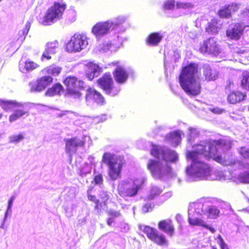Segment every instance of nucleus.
<instances>
[{"label":"nucleus","mask_w":249,"mask_h":249,"mask_svg":"<svg viewBox=\"0 0 249 249\" xmlns=\"http://www.w3.org/2000/svg\"><path fill=\"white\" fill-rule=\"evenodd\" d=\"M198 51L202 54L208 53L214 56L217 55L221 52L217 41L213 37H210L201 42Z\"/></svg>","instance_id":"nucleus-10"},{"label":"nucleus","mask_w":249,"mask_h":249,"mask_svg":"<svg viewBox=\"0 0 249 249\" xmlns=\"http://www.w3.org/2000/svg\"><path fill=\"white\" fill-rule=\"evenodd\" d=\"M141 188L139 185L127 181H121L117 186V193L121 197H133L136 196Z\"/></svg>","instance_id":"nucleus-9"},{"label":"nucleus","mask_w":249,"mask_h":249,"mask_svg":"<svg viewBox=\"0 0 249 249\" xmlns=\"http://www.w3.org/2000/svg\"><path fill=\"white\" fill-rule=\"evenodd\" d=\"M203 227H204L208 230H209L212 233H214L215 232V229L212 227L209 226L208 225L205 223L204 226H203Z\"/></svg>","instance_id":"nucleus-49"},{"label":"nucleus","mask_w":249,"mask_h":249,"mask_svg":"<svg viewBox=\"0 0 249 249\" xmlns=\"http://www.w3.org/2000/svg\"><path fill=\"white\" fill-rule=\"evenodd\" d=\"M149 208H151V205L148 204H146L143 205L142 207V209L145 212H148Z\"/></svg>","instance_id":"nucleus-50"},{"label":"nucleus","mask_w":249,"mask_h":249,"mask_svg":"<svg viewBox=\"0 0 249 249\" xmlns=\"http://www.w3.org/2000/svg\"><path fill=\"white\" fill-rule=\"evenodd\" d=\"M202 73L204 80L208 82L215 81L219 77L218 71L216 70L212 69L209 66L203 67Z\"/></svg>","instance_id":"nucleus-24"},{"label":"nucleus","mask_w":249,"mask_h":249,"mask_svg":"<svg viewBox=\"0 0 249 249\" xmlns=\"http://www.w3.org/2000/svg\"><path fill=\"white\" fill-rule=\"evenodd\" d=\"M168 160L171 162L176 161L178 160V156L176 152L174 151H169L167 153Z\"/></svg>","instance_id":"nucleus-42"},{"label":"nucleus","mask_w":249,"mask_h":249,"mask_svg":"<svg viewBox=\"0 0 249 249\" xmlns=\"http://www.w3.org/2000/svg\"><path fill=\"white\" fill-rule=\"evenodd\" d=\"M58 0L47 10L42 21L43 24H51L62 18L67 5L62 0Z\"/></svg>","instance_id":"nucleus-5"},{"label":"nucleus","mask_w":249,"mask_h":249,"mask_svg":"<svg viewBox=\"0 0 249 249\" xmlns=\"http://www.w3.org/2000/svg\"><path fill=\"white\" fill-rule=\"evenodd\" d=\"M163 37V35L159 32H152L146 37L145 44L150 46H158L162 40Z\"/></svg>","instance_id":"nucleus-23"},{"label":"nucleus","mask_w":249,"mask_h":249,"mask_svg":"<svg viewBox=\"0 0 249 249\" xmlns=\"http://www.w3.org/2000/svg\"><path fill=\"white\" fill-rule=\"evenodd\" d=\"M86 67V74L88 78L91 81L97 76L101 71V68L98 64L93 62H89L85 65Z\"/></svg>","instance_id":"nucleus-21"},{"label":"nucleus","mask_w":249,"mask_h":249,"mask_svg":"<svg viewBox=\"0 0 249 249\" xmlns=\"http://www.w3.org/2000/svg\"><path fill=\"white\" fill-rule=\"evenodd\" d=\"M31 24V22L28 21L26 23L24 27L21 30L18 32V39L20 40L21 41H22L25 39L26 36L27 35L30 29Z\"/></svg>","instance_id":"nucleus-33"},{"label":"nucleus","mask_w":249,"mask_h":249,"mask_svg":"<svg viewBox=\"0 0 249 249\" xmlns=\"http://www.w3.org/2000/svg\"><path fill=\"white\" fill-rule=\"evenodd\" d=\"M234 87V84L233 82L231 80H228L227 81L226 85L225 87V90H230L231 89H232Z\"/></svg>","instance_id":"nucleus-45"},{"label":"nucleus","mask_w":249,"mask_h":249,"mask_svg":"<svg viewBox=\"0 0 249 249\" xmlns=\"http://www.w3.org/2000/svg\"><path fill=\"white\" fill-rule=\"evenodd\" d=\"M239 180L244 183H249V171H245L239 176Z\"/></svg>","instance_id":"nucleus-39"},{"label":"nucleus","mask_w":249,"mask_h":249,"mask_svg":"<svg viewBox=\"0 0 249 249\" xmlns=\"http://www.w3.org/2000/svg\"><path fill=\"white\" fill-rule=\"evenodd\" d=\"M218 21L215 18H213L208 22L205 30L209 34H216L218 33Z\"/></svg>","instance_id":"nucleus-31"},{"label":"nucleus","mask_w":249,"mask_h":249,"mask_svg":"<svg viewBox=\"0 0 249 249\" xmlns=\"http://www.w3.org/2000/svg\"><path fill=\"white\" fill-rule=\"evenodd\" d=\"M175 7L174 0H167L163 4V8L165 10H173Z\"/></svg>","instance_id":"nucleus-40"},{"label":"nucleus","mask_w":249,"mask_h":249,"mask_svg":"<svg viewBox=\"0 0 249 249\" xmlns=\"http://www.w3.org/2000/svg\"><path fill=\"white\" fill-rule=\"evenodd\" d=\"M2 114L1 113H0V119L2 118Z\"/></svg>","instance_id":"nucleus-53"},{"label":"nucleus","mask_w":249,"mask_h":249,"mask_svg":"<svg viewBox=\"0 0 249 249\" xmlns=\"http://www.w3.org/2000/svg\"><path fill=\"white\" fill-rule=\"evenodd\" d=\"M97 83L107 94L115 96L120 91V89L115 86L113 78L109 73H104L97 80Z\"/></svg>","instance_id":"nucleus-7"},{"label":"nucleus","mask_w":249,"mask_h":249,"mask_svg":"<svg viewBox=\"0 0 249 249\" xmlns=\"http://www.w3.org/2000/svg\"><path fill=\"white\" fill-rule=\"evenodd\" d=\"M63 90V87L60 83H55L51 88L48 89L45 92V95L48 96H53L60 94Z\"/></svg>","instance_id":"nucleus-30"},{"label":"nucleus","mask_w":249,"mask_h":249,"mask_svg":"<svg viewBox=\"0 0 249 249\" xmlns=\"http://www.w3.org/2000/svg\"><path fill=\"white\" fill-rule=\"evenodd\" d=\"M240 86L245 90L249 91V71H244L240 78Z\"/></svg>","instance_id":"nucleus-32"},{"label":"nucleus","mask_w":249,"mask_h":249,"mask_svg":"<svg viewBox=\"0 0 249 249\" xmlns=\"http://www.w3.org/2000/svg\"><path fill=\"white\" fill-rule=\"evenodd\" d=\"M65 141L66 142L65 150L67 153L72 151L75 152L77 147H83L85 144L84 141L77 140L76 137L65 139Z\"/></svg>","instance_id":"nucleus-22"},{"label":"nucleus","mask_w":249,"mask_h":249,"mask_svg":"<svg viewBox=\"0 0 249 249\" xmlns=\"http://www.w3.org/2000/svg\"><path fill=\"white\" fill-rule=\"evenodd\" d=\"M245 26L240 22L234 23L226 31V36L231 40H239L244 33Z\"/></svg>","instance_id":"nucleus-14"},{"label":"nucleus","mask_w":249,"mask_h":249,"mask_svg":"<svg viewBox=\"0 0 249 249\" xmlns=\"http://www.w3.org/2000/svg\"><path fill=\"white\" fill-rule=\"evenodd\" d=\"M53 81V77L50 75H45L41 77L36 81L37 83L36 89L37 91H41L44 89L48 86Z\"/></svg>","instance_id":"nucleus-25"},{"label":"nucleus","mask_w":249,"mask_h":249,"mask_svg":"<svg viewBox=\"0 0 249 249\" xmlns=\"http://www.w3.org/2000/svg\"><path fill=\"white\" fill-rule=\"evenodd\" d=\"M94 189L93 186L89 187L87 191V197L89 201L95 204L94 209L98 213L101 212L104 207H107L109 196L106 191L102 190L99 195V199H97L95 195L92 194Z\"/></svg>","instance_id":"nucleus-6"},{"label":"nucleus","mask_w":249,"mask_h":249,"mask_svg":"<svg viewBox=\"0 0 249 249\" xmlns=\"http://www.w3.org/2000/svg\"><path fill=\"white\" fill-rule=\"evenodd\" d=\"M188 222L190 225L193 226H197L203 227L205 223L202 219L198 217H189Z\"/></svg>","instance_id":"nucleus-36"},{"label":"nucleus","mask_w":249,"mask_h":249,"mask_svg":"<svg viewBox=\"0 0 249 249\" xmlns=\"http://www.w3.org/2000/svg\"><path fill=\"white\" fill-rule=\"evenodd\" d=\"M238 153L243 160L249 162V148L241 147L238 150Z\"/></svg>","instance_id":"nucleus-37"},{"label":"nucleus","mask_w":249,"mask_h":249,"mask_svg":"<svg viewBox=\"0 0 249 249\" xmlns=\"http://www.w3.org/2000/svg\"><path fill=\"white\" fill-rule=\"evenodd\" d=\"M194 3L191 2L178 1L176 3V7L178 9H190L194 8Z\"/></svg>","instance_id":"nucleus-35"},{"label":"nucleus","mask_w":249,"mask_h":249,"mask_svg":"<svg viewBox=\"0 0 249 249\" xmlns=\"http://www.w3.org/2000/svg\"><path fill=\"white\" fill-rule=\"evenodd\" d=\"M63 83L68 95L75 99L82 96L81 91L85 89V84L82 79L74 76H68L63 80Z\"/></svg>","instance_id":"nucleus-4"},{"label":"nucleus","mask_w":249,"mask_h":249,"mask_svg":"<svg viewBox=\"0 0 249 249\" xmlns=\"http://www.w3.org/2000/svg\"><path fill=\"white\" fill-rule=\"evenodd\" d=\"M62 68L61 66L55 64H52L48 66L42 70V72L44 74L53 76H58L61 72Z\"/></svg>","instance_id":"nucleus-26"},{"label":"nucleus","mask_w":249,"mask_h":249,"mask_svg":"<svg viewBox=\"0 0 249 249\" xmlns=\"http://www.w3.org/2000/svg\"><path fill=\"white\" fill-rule=\"evenodd\" d=\"M21 107H17L9 117V121L13 123L24 115H28V112Z\"/></svg>","instance_id":"nucleus-28"},{"label":"nucleus","mask_w":249,"mask_h":249,"mask_svg":"<svg viewBox=\"0 0 249 249\" xmlns=\"http://www.w3.org/2000/svg\"><path fill=\"white\" fill-rule=\"evenodd\" d=\"M240 8L238 3L232 2L226 4L219 9L217 12V15L221 18H229L232 17V15L237 12Z\"/></svg>","instance_id":"nucleus-16"},{"label":"nucleus","mask_w":249,"mask_h":249,"mask_svg":"<svg viewBox=\"0 0 249 249\" xmlns=\"http://www.w3.org/2000/svg\"><path fill=\"white\" fill-rule=\"evenodd\" d=\"M24 138L23 134L20 133L16 135H12L9 137V142L11 143H16L20 142Z\"/></svg>","instance_id":"nucleus-38"},{"label":"nucleus","mask_w":249,"mask_h":249,"mask_svg":"<svg viewBox=\"0 0 249 249\" xmlns=\"http://www.w3.org/2000/svg\"><path fill=\"white\" fill-rule=\"evenodd\" d=\"M119 25V23L113 22L110 20L99 22L92 27L91 31L96 37L102 36L108 34Z\"/></svg>","instance_id":"nucleus-11"},{"label":"nucleus","mask_w":249,"mask_h":249,"mask_svg":"<svg viewBox=\"0 0 249 249\" xmlns=\"http://www.w3.org/2000/svg\"><path fill=\"white\" fill-rule=\"evenodd\" d=\"M147 168L151 175L157 178H161L171 171V168L168 167L167 172H165L162 163L159 160L149 159L147 163Z\"/></svg>","instance_id":"nucleus-12"},{"label":"nucleus","mask_w":249,"mask_h":249,"mask_svg":"<svg viewBox=\"0 0 249 249\" xmlns=\"http://www.w3.org/2000/svg\"><path fill=\"white\" fill-rule=\"evenodd\" d=\"M86 41L80 34H74L66 44L65 49L69 53L79 52L83 48Z\"/></svg>","instance_id":"nucleus-13"},{"label":"nucleus","mask_w":249,"mask_h":249,"mask_svg":"<svg viewBox=\"0 0 249 249\" xmlns=\"http://www.w3.org/2000/svg\"><path fill=\"white\" fill-rule=\"evenodd\" d=\"M227 145V141L223 139L213 140L206 143L205 145L197 144L195 150L188 151L186 158L191 160L190 166L187 168V172L190 175L194 174L198 177H205L210 175L211 168L202 160L203 158L212 159L216 162L224 166H232L239 161L231 158L227 160L223 159L218 155V149Z\"/></svg>","instance_id":"nucleus-1"},{"label":"nucleus","mask_w":249,"mask_h":249,"mask_svg":"<svg viewBox=\"0 0 249 249\" xmlns=\"http://www.w3.org/2000/svg\"><path fill=\"white\" fill-rule=\"evenodd\" d=\"M247 11H249V9H247Z\"/></svg>","instance_id":"nucleus-54"},{"label":"nucleus","mask_w":249,"mask_h":249,"mask_svg":"<svg viewBox=\"0 0 249 249\" xmlns=\"http://www.w3.org/2000/svg\"><path fill=\"white\" fill-rule=\"evenodd\" d=\"M110 217H113L114 219L115 217H117L120 215L119 212L114 211L113 210H110L107 213Z\"/></svg>","instance_id":"nucleus-46"},{"label":"nucleus","mask_w":249,"mask_h":249,"mask_svg":"<svg viewBox=\"0 0 249 249\" xmlns=\"http://www.w3.org/2000/svg\"><path fill=\"white\" fill-rule=\"evenodd\" d=\"M39 65L34 61L28 59L23 63H20L19 64V69L20 71L22 72H30L38 68Z\"/></svg>","instance_id":"nucleus-27"},{"label":"nucleus","mask_w":249,"mask_h":249,"mask_svg":"<svg viewBox=\"0 0 249 249\" xmlns=\"http://www.w3.org/2000/svg\"><path fill=\"white\" fill-rule=\"evenodd\" d=\"M85 99L87 102L92 103L102 106L106 104V100L102 94L95 89L89 88L87 89Z\"/></svg>","instance_id":"nucleus-15"},{"label":"nucleus","mask_w":249,"mask_h":249,"mask_svg":"<svg viewBox=\"0 0 249 249\" xmlns=\"http://www.w3.org/2000/svg\"><path fill=\"white\" fill-rule=\"evenodd\" d=\"M246 98L245 92L237 90L230 92L227 96V100L230 104H236L244 101Z\"/></svg>","instance_id":"nucleus-20"},{"label":"nucleus","mask_w":249,"mask_h":249,"mask_svg":"<svg viewBox=\"0 0 249 249\" xmlns=\"http://www.w3.org/2000/svg\"><path fill=\"white\" fill-rule=\"evenodd\" d=\"M142 231L146 235L147 238L158 246H167L169 242L165 235L160 233L156 229L148 226L143 227Z\"/></svg>","instance_id":"nucleus-8"},{"label":"nucleus","mask_w":249,"mask_h":249,"mask_svg":"<svg viewBox=\"0 0 249 249\" xmlns=\"http://www.w3.org/2000/svg\"><path fill=\"white\" fill-rule=\"evenodd\" d=\"M0 106L5 111H8L12 108L21 107L22 105L15 101L0 100Z\"/></svg>","instance_id":"nucleus-29"},{"label":"nucleus","mask_w":249,"mask_h":249,"mask_svg":"<svg viewBox=\"0 0 249 249\" xmlns=\"http://www.w3.org/2000/svg\"><path fill=\"white\" fill-rule=\"evenodd\" d=\"M118 62H113L112 64L117 66L113 71V75L115 81L119 84L125 83L128 77V73L126 70L121 66H118Z\"/></svg>","instance_id":"nucleus-17"},{"label":"nucleus","mask_w":249,"mask_h":249,"mask_svg":"<svg viewBox=\"0 0 249 249\" xmlns=\"http://www.w3.org/2000/svg\"><path fill=\"white\" fill-rule=\"evenodd\" d=\"M160 150L158 146L153 145L150 151V154L155 158H159Z\"/></svg>","instance_id":"nucleus-43"},{"label":"nucleus","mask_w":249,"mask_h":249,"mask_svg":"<svg viewBox=\"0 0 249 249\" xmlns=\"http://www.w3.org/2000/svg\"><path fill=\"white\" fill-rule=\"evenodd\" d=\"M102 160L107 165L108 175L111 180H115L121 178L123 166L125 163L124 157L106 152L103 154Z\"/></svg>","instance_id":"nucleus-3"},{"label":"nucleus","mask_w":249,"mask_h":249,"mask_svg":"<svg viewBox=\"0 0 249 249\" xmlns=\"http://www.w3.org/2000/svg\"><path fill=\"white\" fill-rule=\"evenodd\" d=\"M171 137L172 139H175L178 140L181 139L180 134L179 131H176L171 134Z\"/></svg>","instance_id":"nucleus-47"},{"label":"nucleus","mask_w":249,"mask_h":249,"mask_svg":"<svg viewBox=\"0 0 249 249\" xmlns=\"http://www.w3.org/2000/svg\"><path fill=\"white\" fill-rule=\"evenodd\" d=\"M218 238L219 240L218 242L219 245L221 249H229L227 245L225 243L221 235H218Z\"/></svg>","instance_id":"nucleus-44"},{"label":"nucleus","mask_w":249,"mask_h":249,"mask_svg":"<svg viewBox=\"0 0 249 249\" xmlns=\"http://www.w3.org/2000/svg\"><path fill=\"white\" fill-rule=\"evenodd\" d=\"M15 196H12L9 199L8 202V206H7V211H8L11 209L12 204H13V201L15 199Z\"/></svg>","instance_id":"nucleus-48"},{"label":"nucleus","mask_w":249,"mask_h":249,"mask_svg":"<svg viewBox=\"0 0 249 249\" xmlns=\"http://www.w3.org/2000/svg\"><path fill=\"white\" fill-rule=\"evenodd\" d=\"M114 222V220H113V217H109L108 219H107V224L109 225V226H111L112 223Z\"/></svg>","instance_id":"nucleus-51"},{"label":"nucleus","mask_w":249,"mask_h":249,"mask_svg":"<svg viewBox=\"0 0 249 249\" xmlns=\"http://www.w3.org/2000/svg\"><path fill=\"white\" fill-rule=\"evenodd\" d=\"M212 249H217L216 247H214V246H212Z\"/></svg>","instance_id":"nucleus-52"},{"label":"nucleus","mask_w":249,"mask_h":249,"mask_svg":"<svg viewBox=\"0 0 249 249\" xmlns=\"http://www.w3.org/2000/svg\"><path fill=\"white\" fill-rule=\"evenodd\" d=\"M46 46L41 56L42 61L45 59L49 60L52 58V55L55 54L58 49V42L56 40L50 41L47 43Z\"/></svg>","instance_id":"nucleus-19"},{"label":"nucleus","mask_w":249,"mask_h":249,"mask_svg":"<svg viewBox=\"0 0 249 249\" xmlns=\"http://www.w3.org/2000/svg\"><path fill=\"white\" fill-rule=\"evenodd\" d=\"M198 65L191 63L181 68L178 76L179 84L184 92L189 96H196L201 92L200 83L197 81Z\"/></svg>","instance_id":"nucleus-2"},{"label":"nucleus","mask_w":249,"mask_h":249,"mask_svg":"<svg viewBox=\"0 0 249 249\" xmlns=\"http://www.w3.org/2000/svg\"><path fill=\"white\" fill-rule=\"evenodd\" d=\"M220 211L218 208L213 206H210L207 210L208 216L211 218H216L219 214Z\"/></svg>","instance_id":"nucleus-34"},{"label":"nucleus","mask_w":249,"mask_h":249,"mask_svg":"<svg viewBox=\"0 0 249 249\" xmlns=\"http://www.w3.org/2000/svg\"><path fill=\"white\" fill-rule=\"evenodd\" d=\"M158 229L166 233L169 237H172L175 234V228L172 220L170 219H162L158 223Z\"/></svg>","instance_id":"nucleus-18"},{"label":"nucleus","mask_w":249,"mask_h":249,"mask_svg":"<svg viewBox=\"0 0 249 249\" xmlns=\"http://www.w3.org/2000/svg\"><path fill=\"white\" fill-rule=\"evenodd\" d=\"M103 183V178L101 174L95 175L92 181V183L95 185H101Z\"/></svg>","instance_id":"nucleus-41"}]
</instances>
